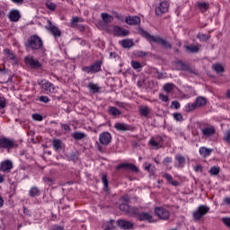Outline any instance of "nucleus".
<instances>
[{
	"instance_id": "44",
	"label": "nucleus",
	"mask_w": 230,
	"mask_h": 230,
	"mask_svg": "<svg viewBox=\"0 0 230 230\" xmlns=\"http://www.w3.org/2000/svg\"><path fill=\"white\" fill-rule=\"evenodd\" d=\"M130 207V205L127 204V203H121L119 208L120 209V211H124L125 213H128V208Z\"/></svg>"
},
{
	"instance_id": "33",
	"label": "nucleus",
	"mask_w": 230,
	"mask_h": 230,
	"mask_svg": "<svg viewBox=\"0 0 230 230\" xmlns=\"http://www.w3.org/2000/svg\"><path fill=\"white\" fill-rule=\"evenodd\" d=\"M88 89L91 91V93H100V86L94 83H89Z\"/></svg>"
},
{
	"instance_id": "38",
	"label": "nucleus",
	"mask_w": 230,
	"mask_h": 230,
	"mask_svg": "<svg viewBox=\"0 0 230 230\" xmlns=\"http://www.w3.org/2000/svg\"><path fill=\"white\" fill-rule=\"evenodd\" d=\"M4 54L9 58V60H15V54L13 52H11L10 49H4Z\"/></svg>"
},
{
	"instance_id": "62",
	"label": "nucleus",
	"mask_w": 230,
	"mask_h": 230,
	"mask_svg": "<svg viewBox=\"0 0 230 230\" xmlns=\"http://www.w3.org/2000/svg\"><path fill=\"white\" fill-rule=\"evenodd\" d=\"M159 98H160V100H162V102H168V100H169L168 96H166L164 94H160Z\"/></svg>"
},
{
	"instance_id": "49",
	"label": "nucleus",
	"mask_w": 230,
	"mask_h": 230,
	"mask_svg": "<svg viewBox=\"0 0 230 230\" xmlns=\"http://www.w3.org/2000/svg\"><path fill=\"white\" fill-rule=\"evenodd\" d=\"M131 66L133 67V69H141L142 67L141 63L134 60L131 61Z\"/></svg>"
},
{
	"instance_id": "24",
	"label": "nucleus",
	"mask_w": 230,
	"mask_h": 230,
	"mask_svg": "<svg viewBox=\"0 0 230 230\" xmlns=\"http://www.w3.org/2000/svg\"><path fill=\"white\" fill-rule=\"evenodd\" d=\"M108 112L109 114H111V116H113V118H118V116H121V111L114 106H110L108 108Z\"/></svg>"
},
{
	"instance_id": "22",
	"label": "nucleus",
	"mask_w": 230,
	"mask_h": 230,
	"mask_svg": "<svg viewBox=\"0 0 230 230\" xmlns=\"http://www.w3.org/2000/svg\"><path fill=\"white\" fill-rule=\"evenodd\" d=\"M8 18L10 21H12V22H17V21L21 19V12H19L17 9H13L9 12Z\"/></svg>"
},
{
	"instance_id": "23",
	"label": "nucleus",
	"mask_w": 230,
	"mask_h": 230,
	"mask_svg": "<svg viewBox=\"0 0 230 230\" xmlns=\"http://www.w3.org/2000/svg\"><path fill=\"white\" fill-rule=\"evenodd\" d=\"M101 18L104 24H110V22H112L114 21V17L107 13H102L101 14Z\"/></svg>"
},
{
	"instance_id": "31",
	"label": "nucleus",
	"mask_w": 230,
	"mask_h": 230,
	"mask_svg": "<svg viewBox=\"0 0 230 230\" xmlns=\"http://www.w3.org/2000/svg\"><path fill=\"white\" fill-rule=\"evenodd\" d=\"M71 137L75 139L76 141H80L85 137H87V135L84 132H74L71 134Z\"/></svg>"
},
{
	"instance_id": "59",
	"label": "nucleus",
	"mask_w": 230,
	"mask_h": 230,
	"mask_svg": "<svg viewBox=\"0 0 230 230\" xmlns=\"http://www.w3.org/2000/svg\"><path fill=\"white\" fill-rule=\"evenodd\" d=\"M137 57H138L139 58H143L146 57V52L138 50L137 52Z\"/></svg>"
},
{
	"instance_id": "40",
	"label": "nucleus",
	"mask_w": 230,
	"mask_h": 230,
	"mask_svg": "<svg viewBox=\"0 0 230 230\" xmlns=\"http://www.w3.org/2000/svg\"><path fill=\"white\" fill-rule=\"evenodd\" d=\"M172 90L173 84L167 83L164 85V91H165V93H172Z\"/></svg>"
},
{
	"instance_id": "42",
	"label": "nucleus",
	"mask_w": 230,
	"mask_h": 230,
	"mask_svg": "<svg viewBox=\"0 0 230 230\" xmlns=\"http://www.w3.org/2000/svg\"><path fill=\"white\" fill-rule=\"evenodd\" d=\"M198 8L200 10V12H206V10L209 8V6L208 5L207 3H199Z\"/></svg>"
},
{
	"instance_id": "3",
	"label": "nucleus",
	"mask_w": 230,
	"mask_h": 230,
	"mask_svg": "<svg viewBox=\"0 0 230 230\" xmlns=\"http://www.w3.org/2000/svg\"><path fill=\"white\" fill-rule=\"evenodd\" d=\"M17 146H19V144L15 139L0 137V149L10 152V150H13V148H17Z\"/></svg>"
},
{
	"instance_id": "46",
	"label": "nucleus",
	"mask_w": 230,
	"mask_h": 230,
	"mask_svg": "<svg viewBox=\"0 0 230 230\" xmlns=\"http://www.w3.org/2000/svg\"><path fill=\"white\" fill-rule=\"evenodd\" d=\"M209 173H211V175H218V173H220V168L213 166L210 168Z\"/></svg>"
},
{
	"instance_id": "51",
	"label": "nucleus",
	"mask_w": 230,
	"mask_h": 230,
	"mask_svg": "<svg viewBox=\"0 0 230 230\" xmlns=\"http://www.w3.org/2000/svg\"><path fill=\"white\" fill-rule=\"evenodd\" d=\"M173 119H175V121H183V118L182 115L181 113H173Z\"/></svg>"
},
{
	"instance_id": "4",
	"label": "nucleus",
	"mask_w": 230,
	"mask_h": 230,
	"mask_svg": "<svg viewBox=\"0 0 230 230\" xmlns=\"http://www.w3.org/2000/svg\"><path fill=\"white\" fill-rule=\"evenodd\" d=\"M172 69H174V71H188L189 73H195V70L191 68L190 64L184 63L181 59H176L172 62Z\"/></svg>"
},
{
	"instance_id": "39",
	"label": "nucleus",
	"mask_w": 230,
	"mask_h": 230,
	"mask_svg": "<svg viewBox=\"0 0 230 230\" xmlns=\"http://www.w3.org/2000/svg\"><path fill=\"white\" fill-rule=\"evenodd\" d=\"M102 182L104 186V190L109 188V180L107 179V174H102Z\"/></svg>"
},
{
	"instance_id": "9",
	"label": "nucleus",
	"mask_w": 230,
	"mask_h": 230,
	"mask_svg": "<svg viewBox=\"0 0 230 230\" xmlns=\"http://www.w3.org/2000/svg\"><path fill=\"white\" fill-rule=\"evenodd\" d=\"M38 84L41 87V89H43L47 93H55V84H53V83L46 79H43Z\"/></svg>"
},
{
	"instance_id": "53",
	"label": "nucleus",
	"mask_w": 230,
	"mask_h": 230,
	"mask_svg": "<svg viewBox=\"0 0 230 230\" xmlns=\"http://www.w3.org/2000/svg\"><path fill=\"white\" fill-rule=\"evenodd\" d=\"M197 37H198V39H199L200 40H203V41H206V40H209V35H208V34L199 33Z\"/></svg>"
},
{
	"instance_id": "35",
	"label": "nucleus",
	"mask_w": 230,
	"mask_h": 230,
	"mask_svg": "<svg viewBox=\"0 0 230 230\" xmlns=\"http://www.w3.org/2000/svg\"><path fill=\"white\" fill-rule=\"evenodd\" d=\"M212 69L217 74L224 73V66L222 64H214Z\"/></svg>"
},
{
	"instance_id": "60",
	"label": "nucleus",
	"mask_w": 230,
	"mask_h": 230,
	"mask_svg": "<svg viewBox=\"0 0 230 230\" xmlns=\"http://www.w3.org/2000/svg\"><path fill=\"white\" fill-rule=\"evenodd\" d=\"M172 157H165L164 159V164H166V165H168V164H170V163H172Z\"/></svg>"
},
{
	"instance_id": "18",
	"label": "nucleus",
	"mask_w": 230,
	"mask_h": 230,
	"mask_svg": "<svg viewBox=\"0 0 230 230\" xmlns=\"http://www.w3.org/2000/svg\"><path fill=\"white\" fill-rule=\"evenodd\" d=\"M125 22L126 24H128L129 26H137V24H140L141 22V18H139V16H132L129 15L128 17L125 18Z\"/></svg>"
},
{
	"instance_id": "43",
	"label": "nucleus",
	"mask_w": 230,
	"mask_h": 230,
	"mask_svg": "<svg viewBox=\"0 0 230 230\" xmlns=\"http://www.w3.org/2000/svg\"><path fill=\"white\" fill-rule=\"evenodd\" d=\"M46 6L49 10H51L52 12H55V10H57V4L53 2H47Z\"/></svg>"
},
{
	"instance_id": "5",
	"label": "nucleus",
	"mask_w": 230,
	"mask_h": 230,
	"mask_svg": "<svg viewBox=\"0 0 230 230\" xmlns=\"http://www.w3.org/2000/svg\"><path fill=\"white\" fill-rule=\"evenodd\" d=\"M208 213H209V207L206 205H199L197 209L192 212L193 220L198 222V220H200V218L205 217V215H208Z\"/></svg>"
},
{
	"instance_id": "29",
	"label": "nucleus",
	"mask_w": 230,
	"mask_h": 230,
	"mask_svg": "<svg viewBox=\"0 0 230 230\" xmlns=\"http://www.w3.org/2000/svg\"><path fill=\"white\" fill-rule=\"evenodd\" d=\"M128 215H129V217H135L136 218H137L139 215V208H137V207L129 206L128 209Z\"/></svg>"
},
{
	"instance_id": "14",
	"label": "nucleus",
	"mask_w": 230,
	"mask_h": 230,
	"mask_svg": "<svg viewBox=\"0 0 230 230\" xmlns=\"http://www.w3.org/2000/svg\"><path fill=\"white\" fill-rule=\"evenodd\" d=\"M149 145L155 150H159V148H161V146H163V137L160 136H157L155 137L151 138L149 141Z\"/></svg>"
},
{
	"instance_id": "1",
	"label": "nucleus",
	"mask_w": 230,
	"mask_h": 230,
	"mask_svg": "<svg viewBox=\"0 0 230 230\" xmlns=\"http://www.w3.org/2000/svg\"><path fill=\"white\" fill-rule=\"evenodd\" d=\"M24 46L26 49L32 51V53H36V51H44V43L42 42V39L37 35L30 36Z\"/></svg>"
},
{
	"instance_id": "50",
	"label": "nucleus",
	"mask_w": 230,
	"mask_h": 230,
	"mask_svg": "<svg viewBox=\"0 0 230 230\" xmlns=\"http://www.w3.org/2000/svg\"><path fill=\"white\" fill-rule=\"evenodd\" d=\"M50 35H53V37H60L62 35V32H60V30H49Z\"/></svg>"
},
{
	"instance_id": "61",
	"label": "nucleus",
	"mask_w": 230,
	"mask_h": 230,
	"mask_svg": "<svg viewBox=\"0 0 230 230\" xmlns=\"http://www.w3.org/2000/svg\"><path fill=\"white\" fill-rule=\"evenodd\" d=\"M12 3H14V4H18V5H21V4H24V0H11Z\"/></svg>"
},
{
	"instance_id": "64",
	"label": "nucleus",
	"mask_w": 230,
	"mask_h": 230,
	"mask_svg": "<svg viewBox=\"0 0 230 230\" xmlns=\"http://www.w3.org/2000/svg\"><path fill=\"white\" fill-rule=\"evenodd\" d=\"M23 213L24 215H27L30 217L31 214L30 213V209H28L26 207H23Z\"/></svg>"
},
{
	"instance_id": "55",
	"label": "nucleus",
	"mask_w": 230,
	"mask_h": 230,
	"mask_svg": "<svg viewBox=\"0 0 230 230\" xmlns=\"http://www.w3.org/2000/svg\"><path fill=\"white\" fill-rule=\"evenodd\" d=\"M222 222L226 227L230 229V217H223Z\"/></svg>"
},
{
	"instance_id": "37",
	"label": "nucleus",
	"mask_w": 230,
	"mask_h": 230,
	"mask_svg": "<svg viewBox=\"0 0 230 230\" xmlns=\"http://www.w3.org/2000/svg\"><path fill=\"white\" fill-rule=\"evenodd\" d=\"M197 109V104L195 102L193 103H188L185 106V111L186 112H193V111H195Z\"/></svg>"
},
{
	"instance_id": "25",
	"label": "nucleus",
	"mask_w": 230,
	"mask_h": 230,
	"mask_svg": "<svg viewBox=\"0 0 230 230\" xmlns=\"http://www.w3.org/2000/svg\"><path fill=\"white\" fill-rule=\"evenodd\" d=\"M162 177H164V179H166L168 183L172 184V186H179L180 184L177 181L173 180V176L169 173H164Z\"/></svg>"
},
{
	"instance_id": "30",
	"label": "nucleus",
	"mask_w": 230,
	"mask_h": 230,
	"mask_svg": "<svg viewBox=\"0 0 230 230\" xmlns=\"http://www.w3.org/2000/svg\"><path fill=\"white\" fill-rule=\"evenodd\" d=\"M40 196V190L38 187H31L29 190V197L35 199V197Z\"/></svg>"
},
{
	"instance_id": "21",
	"label": "nucleus",
	"mask_w": 230,
	"mask_h": 230,
	"mask_svg": "<svg viewBox=\"0 0 230 230\" xmlns=\"http://www.w3.org/2000/svg\"><path fill=\"white\" fill-rule=\"evenodd\" d=\"M137 218L140 221V222H150L153 223L154 222V217H152V215H150L147 212H141L138 213V216L137 217Z\"/></svg>"
},
{
	"instance_id": "7",
	"label": "nucleus",
	"mask_w": 230,
	"mask_h": 230,
	"mask_svg": "<svg viewBox=\"0 0 230 230\" xmlns=\"http://www.w3.org/2000/svg\"><path fill=\"white\" fill-rule=\"evenodd\" d=\"M24 62L31 69H40L42 67V64L38 59L33 58V56L25 57Z\"/></svg>"
},
{
	"instance_id": "17",
	"label": "nucleus",
	"mask_w": 230,
	"mask_h": 230,
	"mask_svg": "<svg viewBox=\"0 0 230 230\" xmlns=\"http://www.w3.org/2000/svg\"><path fill=\"white\" fill-rule=\"evenodd\" d=\"M12 168H13V164L10 160H5L0 164V170L4 173H10Z\"/></svg>"
},
{
	"instance_id": "45",
	"label": "nucleus",
	"mask_w": 230,
	"mask_h": 230,
	"mask_svg": "<svg viewBox=\"0 0 230 230\" xmlns=\"http://www.w3.org/2000/svg\"><path fill=\"white\" fill-rule=\"evenodd\" d=\"M187 51H190V53H197L199 52V47L197 46H187L186 47Z\"/></svg>"
},
{
	"instance_id": "8",
	"label": "nucleus",
	"mask_w": 230,
	"mask_h": 230,
	"mask_svg": "<svg viewBox=\"0 0 230 230\" xmlns=\"http://www.w3.org/2000/svg\"><path fill=\"white\" fill-rule=\"evenodd\" d=\"M155 215H157L161 220H168V218H170V211L163 207L155 208Z\"/></svg>"
},
{
	"instance_id": "28",
	"label": "nucleus",
	"mask_w": 230,
	"mask_h": 230,
	"mask_svg": "<svg viewBox=\"0 0 230 230\" xmlns=\"http://www.w3.org/2000/svg\"><path fill=\"white\" fill-rule=\"evenodd\" d=\"M211 152L212 150L206 146L199 147V155L202 157H209V155H211Z\"/></svg>"
},
{
	"instance_id": "47",
	"label": "nucleus",
	"mask_w": 230,
	"mask_h": 230,
	"mask_svg": "<svg viewBox=\"0 0 230 230\" xmlns=\"http://www.w3.org/2000/svg\"><path fill=\"white\" fill-rule=\"evenodd\" d=\"M43 181L45 184H48L49 186H53V184H55V181L49 177H44Z\"/></svg>"
},
{
	"instance_id": "13",
	"label": "nucleus",
	"mask_w": 230,
	"mask_h": 230,
	"mask_svg": "<svg viewBox=\"0 0 230 230\" xmlns=\"http://www.w3.org/2000/svg\"><path fill=\"white\" fill-rule=\"evenodd\" d=\"M84 21V20L82 17L73 16L70 21L71 28H82L83 30H85V27L82 24Z\"/></svg>"
},
{
	"instance_id": "12",
	"label": "nucleus",
	"mask_w": 230,
	"mask_h": 230,
	"mask_svg": "<svg viewBox=\"0 0 230 230\" xmlns=\"http://www.w3.org/2000/svg\"><path fill=\"white\" fill-rule=\"evenodd\" d=\"M168 8H170L168 2L163 1L158 4V6L155 7V14L163 15V13H166V12H168Z\"/></svg>"
},
{
	"instance_id": "11",
	"label": "nucleus",
	"mask_w": 230,
	"mask_h": 230,
	"mask_svg": "<svg viewBox=\"0 0 230 230\" xmlns=\"http://www.w3.org/2000/svg\"><path fill=\"white\" fill-rule=\"evenodd\" d=\"M99 141L101 145L107 146V145L112 141V135L107 131L102 132L99 135Z\"/></svg>"
},
{
	"instance_id": "15",
	"label": "nucleus",
	"mask_w": 230,
	"mask_h": 230,
	"mask_svg": "<svg viewBox=\"0 0 230 230\" xmlns=\"http://www.w3.org/2000/svg\"><path fill=\"white\" fill-rule=\"evenodd\" d=\"M131 170V172H139V169H137V166L134 164H128V163H122L116 166V170Z\"/></svg>"
},
{
	"instance_id": "41",
	"label": "nucleus",
	"mask_w": 230,
	"mask_h": 230,
	"mask_svg": "<svg viewBox=\"0 0 230 230\" xmlns=\"http://www.w3.org/2000/svg\"><path fill=\"white\" fill-rule=\"evenodd\" d=\"M223 139H224L225 143H227V145H230V129L226 130L224 133Z\"/></svg>"
},
{
	"instance_id": "10",
	"label": "nucleus",
	"mask_w": 230,
	"mask_h": 230,
	"mask_svg": "<svg viewBox=\"0 0 230 230\" xmlns=\"http://www.w3.org/2000/svg\"><path fill=\"white\" fill-rule=\"evenodd\" d=\"M114 128H116L119 132H132L134 130V127L132 125L123 122L115 123Z\"/></svg>"
},
{
	"instance_id": "36",
	"label": "nucleus",
	"mask_w": 230,
	"mask_h": 230,
	"mask_svg": "<svg viewBox=\"0 0 230 230\" xmlns=\"http://www.w3.org/2000/svg\"><path fill=\"white\" fill-rule=\"evenodd\" d=\"M52 145L56 151L60 150V148H62V141L60 139H54L52 141Z\"/></svg>"
},
{
	"instance_id": "52",
	"label": "nucleus",
	"mask_w": 230,
	"mask_h": 230,
	"mask_svg": "<svg viewBox=\"0 0 230 230\" xmlns=\"http://www.w3.org/2000/svg\"><path fill=\"white\" fill-rule=\"evenodd\" d=\"M171 109H181V103L178 101H172L171 103Z\"/></svg>"
},
{
	"instance_id": "27",
	"label": "nucleus",
	"mask_w": 230,
	"mask_h": 230,
	"mask_svg": "<svg viewBox=\"0 0 230 230\" xmlns=\"http://www.w3.org/2000/svg\"><path fill=\"white\" fill-rule=\"evenodd\" d=\"M194 103L196 104V107H204V105L208 103V99H206V97L199 96L196 98Z\"/></svg>"
},
{
	"instance_id": "54",
	"label": "nucleus",
	"mask_w": 230,
	"mask_h": 230,
	"mask_svg": "<svg viewBox=\"0 0 230 230\" xmlns=\"http://www.w3.org/2000/svg\"><path fill=\"white\" fill-rule=\"evenodd\" d=\"M39 101L41 102L42 103H48L49 102H50V100L49 99L48 96L46 95H41L39 97Z\"/></svg>"
},
{
	"instance_id": "16",
	"label": "nucleus",
	"mask_w": 230,
	"mask_h": 230,
	"mask_svg": "<svg viewBox=\"0 0 230 230\" xmlns=\"http://www.w3.org/2000/svg\"><path fill=\"white\" fill-rule=\"evenodd\" d=\"M116 224L118 227L123 230H128L134 227V224H132V222L127 221L125 219H119L117 220Z\"/></svg>"
},
{
	"instance_id": "56",
	"label": "nucleus",
	"mask_w": 230,
	"mask_h": 230,
	"mask_svg": "<svg viewBox=\"0 0 230 230\" xmlns=\"http://www.w3.org/2000/svg\"><path fill=\"white\" fill-rule=\"evenodd\" d=\"M46 30H57V27L53 25L51 21L48 20V25H46Z\"/></svg>"
},
{
	"instance_id": "48",
	"label": "nucleus",
	"mask_w": 230,
	"mask_h": 230,
	"mask_svg": "<svg viewBox=\"0 0 230 230\" xmlns=\"http://www.w3.org/2000/svg\"><path fill=\"white\" fill-rule=\"evenodd\" d=\"M32 119H34V121H42V119H44V117H42V115L39 113H34L32 114Z\"/></svg>"
},
{
	"instance_id": "20",
	"label": "nucleus",
	"mask_w": 230,
	"mask_h": 230,
	"mask_svg": "<svg viewBox=\"0 0 230 230\" xmlns=\"http://www.w3.org/2000/svg\"><path fill=\"white\" fill-rule=\"evenodd\" d=\"M174 159L176 161V168H184V166H186V157H184L182 155L177 154Z\"/></svg>"
},
{
	"instance_id": "32",
	"label": "nucleus",
	"mask_w": 230,
	"mask_h": 230,
	"mask_svg": "<svg viewBox=\"0 0 230 230\" xmlns=\"http://www.w3.org/2000/svg\"><path fill=\"white\" fill-rule=\"evenodd\" d=\"M128 31L127 30H115L113 31L114 37H127L128 35Z\"/></svg>"
},
{
	"instance_id": "6",
	"label": "nucleus",
	"mask_w": 230,
	"mask_h": 230,
	"mask_svg": "<svg viewBox=\"0 0 230 230\" xmlns=\"http://www.w3.org/2000/svg\"><path fill=\"white\" fill-rule=\"evenodd\" d=\"M102 64L101 60H97L90 66H83L82 71H84V73H87L88 75L91 73H100V71H102Z\"/></svg>"
},
{
	"instance_id": "2",
	"label": "nucleus",
	"mask_w": 230,
	"mask_h": 230,
	"mask_svg": "<svg viewBox=\"0 0 230 230\" xmlns=\"http://www.w3.org/2000/svg\"><path fill=\"white\" fill-rule=\"evenodd\" d=\"M139 34L144 37L148 42H155V44H160V46H163L166 49H170L172 48V44L170 42L166 41V40L159 37V36H154L150 35L148 31L145 30L139 31Z\"/></svg>"
},
{
	"instance_id": "57",
	"label": "nucleus",
	"mask_w": 230,
	"mask_h": 230,
	"mask_svg": "<svg viewBox=\"0 0 230 230\" xmlns=\"http://www.w3.org/2000/svg\"><path fill=\"white\" fill-rule=\"evenodd\" d=\"M4 107H6V99L0 97V109H4Z\"/></svg>"
},
{
	"instance_id": "19",
	"label": "nucleus",
	"mask_w": 230,
	"mask_h": 230,
	"mask_svg": "<svg viewBox=\"0 0 230 230\" xmlns=\"http://www.w3.org/2000/svg\"><path fill=\"white\" fill-rule=\"evenodd\" d=\"M217 129L214 126H208L201 128V133L205 136V137H211V136H215Z\"/></svg>"
},
{
	"instance_id": "58",
	"label": "nucleus",
	"mask_w": 230,
	"mask_h": 230,
	"mask_svg": "<svg viewBox=\"0 0 230 230\" xmlns=\"http://www.w3.org/2000/svg\"><path fill=\"white\" fill-rule=\"evenodd\" d=\"M62 130H66V132H71V126L67 124H60Z\"/></svg>"
},
{
	"instance_id": "63",
	"label": "nucleus",
	"mask_w": 230,
	"mask_h": 230,
	"mask_svg": "<svg viewBox=\"0 0 230 230\" xmlns=\"http://www.w3.org/2000/svg\"><path fill=\"white\" fill-rule=\"evenodd\" d=\"M194 172H202V165H200V164L195 165Z\"/></svg>"
},
{
	"instance_id": "26",
	"label": "nucleus",
	"mask_w": 230,
	"mask_h": 230,
	"mask_svg": "<svg viewBox=\"0 0 230 230\" xmlns=\"http://www.w3.org/2000/svg\"><path fill=\"white\" fill-rule=\"evenodd\" d=\"M119 44L125 49H130V48L134 47V41L132 40H122L119 41Z\"/></svg>"
},
{
	"instance_id": "34",
	"label": "nucleus",
	"mask_w": 230,
	"mask_h": 230,
	"mask_svg": "<svg viewBox=\"0 0 230 230\" xmlns=\"http://www.w3.org/2000/svg\"><path fill=\"white\" fill-rule=\"evenodd\" d=\"M139 112L142 116L146 118V116L150 114V108H148L147 106H141L139 108Z\"/></svg>"
}]
</instances>
